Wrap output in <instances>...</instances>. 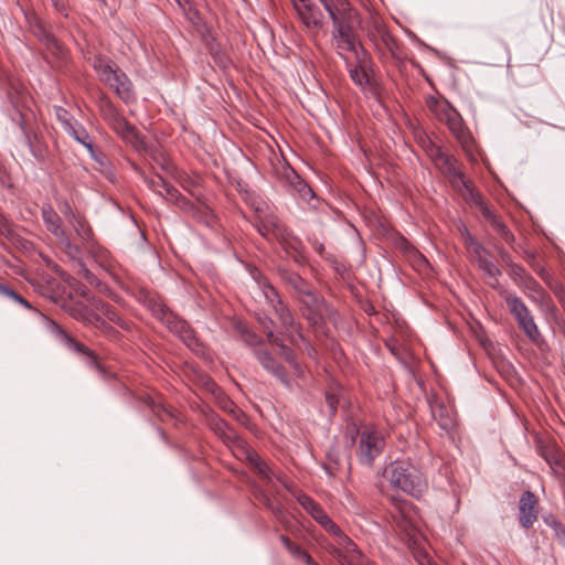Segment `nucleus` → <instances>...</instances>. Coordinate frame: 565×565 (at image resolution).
Here are the masks:
<instances>
[{"mask_svg": "<svg viewBox=\"0 0 565 565\" xmlns=\"http://www.w3.org/2000/svg\"><path fill=\"white\" fill-rule=\"evenodd\" d=\"M328 12L333 23V38L338 50L342 52H354L355 62L345 57L351 79L359 86L369 84V74L365 70L367 56L361 50L358 51V43L349 24L351 8L345 0H319Z\"/></svg>", "mask_w": 565, "mask_h": 565, "instance_id": "1", "label": "nucleus"}, {"mask_svg": "<svg viewBox=\"0 0 565 565\" xmlns=\"http://www.w3.org/2000/svg\"><path fill=\"white\" fill-rule=\"evenodd\" d=\"M384 477L392 487L413 497H420L427 489L423 473L411 462L395 460L384 469Z\"/></svg>", "mask_w": 565, "mask_h": 565, "instance_id": "2", "label": "nucleus"}, {"mask_svg": "<svg viewBox=\"0 0 565 565\" xmlns=\"http://www.w3.org/2000/svg\"><path fill=\"white\" fill-rule=\"evenodd\" d=\"M94 67L99 79L114 89L120 99L125 103L135 99L132 83L119 67L103 60L96 61Z\"/></svg>", "mask_w": 565, "mask_h": 565, "instance_id": "3", "label": "nucleus"}, {"mask_svg": "<svg viewBox=\"0 0 565 565\" xmlns=\"http://www.w3.org/2000/svg\"><path fill=\"white\" fill-rule=\"evenodd\" d=\"M433 111L437 119L445 122L463 149L470 150L472 137L465 126L460 114L446 100L436 102Z\"/></svg>", "mask_w": 565, "mask_h": 565, "instance_id": "4", "label": "nucleus"}, {"mask_svg": "<svg viewBox=\"0 0 565 565\" xmlns=\"http://www.w3.org/2000/svg\"><path fill=\"white\" fill-rule=\"evenodd\" d=\"M385 447L384 435L373 426H365L360 433L358 458L363 465H372Z\"/></svg>", "mask_w": 565, "mask_h": 565, "instance_id": "5", "label": "nucleus"}, {"mask_svg": "<svg viewBox=\"0 0 565 565\" xmlns=\"http://www.w3.org/2000/svg\"><path fill=\"white\" fill-rule=\"evenodd\" d=\"M504 300L511 315L515 318L520 329H522V331L531 341H537L541 333L530 309L524 303V301L520 297L511 294H505Z\"/></svg>", "mask_w": 565, "mask_h": 565, "instance_id": "6", "label": "nucleus"}, {"mask_svg": "<svg viewBox=\"0 0 565 565\" xmlns=\"http://www.w3.org/2000/svg\"><path fill=\"white\" fill-rule=\"evenodd\" d=\"M102 115L109 124L113 130L128 142H135L138 139L136 128L130 125L115 108L109 100H104L100 105Z\"/></svg>", "mask_w": 565, "mask_h": 565, "instance_id": "7", "label": "nucleus"}, {"mask_svg": "<svg viewBox=\"0 0 565 565\" xmlns=\"http://www.w3.org/2000/svg\"><path fill=\"white\" fill-rule=\"evenodd\" d=\"M294 9L303 24L311 33H317L323 25V13L310 0H291Z\"/></svg>", "mask_w": 565, "mask_h": 565, "instance_id": "8", "label": "nucleus"}, {"mask_svg": "<svg viewBox=\"0 0 565 565\" xmlns=\"http://www.w3.org/2000/svg\"><path fill=\"white\" fill-rule=\"evenodd\" d=\"M0 295L3 297H7L11 299L12 301L21 305L22 307L32 310L40 319L43 327L49 330L50 332L54 333L56 337H58L61 340L63 337H66V332L52 319L43 315L38 309L33 308L31 303L24 299L22 296L17 294L13 289H11L9 286L0 284Z\"/></svg>", "mask_w": 565, "mask_h": 565, "instance_id": "9", "label": "nucleus"}, {"mask_svg": "<svg viewBox=\"0 0 565 565\" xmlns=\"http://www.w3.org/2000/svg\"><path fill=\"white\" fill-rule=\"evenodd\" d=\"M367 34L376 46L383 47L384 50H387L390 53L395 54V50L397 46L396 42L387 31V28L382 20L373 18L367 29Z\"/></svg>", "mask_w": 565, "mask_h": 565, "instance_id": "10", "label": "nucleus"}, {"mask_svg": "<svg viewBox=\"0 0 565 565\" xmlns=\"http://www.w3.org/2000/svg\"><path fill=\"white\" fill-rule=\"evenodd\" d=\"M513 274L519 277L516 282L530 299L536 302L545 300L546 294L542 286L532 276L527 275L522 267L513 268Z\"/></svg>", "mask_w": 565, "mask_h": 565, "instance_id": "11", "label": "nucleus"}, {"mask_svg": "<svg viewBox=\"0 0 565 565\" xmlns=\"http://www.w3.org/2000/svg\"><path fill=\"white\" fill-rule=\"evenodd\" d=\"M537 500L531 491H525L520 498V523L529 529L537 519Z\"/></svg>", "mask_w": 565, "mask_h": 565, "instance_id": "12", "label": "nucleus"}, {"mask_svg": "<svg viewBox=\"0 0 565 565\" xmlns=\"http://www.w3.org/2000/svg\"><path fill=\"white\" fill-rule=\"evenodd\" d=\"M428 154L435 162V166L441 171V173L458 178L461 180V174L457 171L456 160L448 154L444 153L438 147H435L429 142Z\"/></svg>", "mask_w": 565, "mask_h": 565, "instance_id": "13", "label": "nucleus"}, {"mask_svg": "<svg viewBox=\"0 0 565 565\" xmlns=\"http://www.w3.org/2000/svg\"><path fill=\"white\" fill-rule=\"evenodd\" d=\"M282 179L295 190V192L305 201L313 199L312 189L296 173V171L287 166L282 169Z\"/></svg>", "mask_w": 565, "mask_h": 565, "instance_id": "14", "label": "nucleus"}, {"mask_svg": "<svg viewBox=\"0 0 565 565\" xmlns=\"http://www.w3.org/2000/svg\"><path fill=\"white\" fill-rule=\"evenodd\" d=\"M540 454L556 476L565 478V455L551 445L541 446Z\"/></svg>", "mask_w": 565, "mask_h": 565, "instance_id": "15", "label": "nucleus"}, {"mask_svg": "<svg viewBox=\"0 0 565 565\" xmlns=\"http://www.w3.org/2000/svg\"><path fill=\"white\" fill-rule=\"evenodd\" d=\"M255 354L257 360L262 364V366L274 376H276L282 384L289 387V380L284 371V369L276 363L270 353L263 349L255 350Z\"/></svg>", "mask_w": 565, "mask_h": 565, "instance_id": "16", "label": "nucleus"}, {"mask_svg": "<svg viewBox=\"0 0 565 565\" xmlns=\"http://www.w3.org/2000/svg\"><path fill=\"white\" fill-rule=\"evenodd\" d=\"M263 327H264V330L267 332V338H268V341L274 344V345H277L279 347L280 349V354L285 358V360L294 367V370L296 371V373L298 375H302V369L301 366L298 364V362L296 361L295 356H294V353L290 349H288L286 345H284L280 341V339L278 337H276L273 332V330L269 328V323L270 321H263Z\"/></svg>", "mask_w": 565, "mask_h": 565, "instance_id": "17", "label": "nucleus"}, {"mask_svg": "<svg viewBox=\"0 0 565 565\" xmlns=\"http://www.w3.org/2000/svg\"><path fill=\"white\" fill-rule=\"evenodd\" d=\"M41 214L47 231H50L55 237L63 236V233H65L66 230L63 227L62 218L50 204H44L42 206Z\"/></svg>", "mask_w": 565, "mask_h": 565, "instance_id": "18", "label": "nucleus"}, {"mask_svg": "<svg viewBox=\"0 0 565 565\" xmlns=\"http://www.w3.org/2000/svg\"><path fill=\"white\" fill-rule=\"evenodd\" d=\"M462 241L468 253L479 263L482 258L490 256L489 252L469 233L468 228L461 224L459 226Z\"/></svg>", "mask_w": 565, "mask_h": 565, "instance_id": "19", "label": "nucleus"}, {"mask_svg": "<svg viewBox=\"0 0 565 565\" xmlns=\"http://www.w3.org/2000/svg\"><path fill=\"white\" fill-rule=\"evenodd\" d=\"M68 223L72 225L74 232L81 238L84 247L93 249V232L87 221L79 215H73V218L68 220Z\"/></svg>", "mask_w": 565, "mask_h": 565, "instance_id": "20", "label": "nucleus"}, {"mask_svg": "<svg viewBox=\"0 0 565 565\" xmlns=\"http://www.w3.org/2000/svg\"><path fill=\"white\" fill-rule=\"evenodd\" d=\"M394 518L401 530L406 532V534L409 535L411 537L415 536L417 532V524L416 521L411 515V509L406 503L398 508V512L396 515H394Z\"/></svg>", "mask_w": 565, "mask_h": 565, "instance_id": "21", "label": "nucleus"}, {"mask_svg": "<svg viewBox=\"0 0 565 565\" xmlns=\"http://www.w3.org/2000/svg\"><path fill=\"white\" fill-rule=\"evenodd\" d=\"M281 323V326L290 333L291 341H295V335L302 338L298 332L297 327L294 324V317L289 309L281 302L276 308H273Z\"/></svg>", "mask_w": 565, "mask_h": 565, "instance_id": "22", "label": "nucleus"}, {"mask_svg": "<svg viewBox=\"0 0 565 565\" xmlns=\"http://www.w3.org/2000/svg\"><path fill=\"white\" fill-rule=\"evenodd\" d=\"M66 132L73 137L78 143L83 145L89 152L92 158H96L93 140L85 128L82 126L73 125L71 129H67Z\"/></svg>", "mask_w": 565, "mask_h": 565, "instance_id": "23", "label": "nucleus"}, {"mask_svg": "<svg viewBox=\"0 0 565 565\" xmlns=\"http://www.w3.org/2000/svg\"><path fill=\"white\" fill-rule=\"evenodd\" d=\"M280 541L285 548L299 561H303L308 565H316L313 558L298 544L290 541L286 535H280Z\"/></svg>", "mask_w": 565, "mask_h": 565, "instance_id": "24", "label": "nucleus"}, {"mask_svg": "<svg viewBox=\"0 0 565 565\" xmlns=\"http://www.w3.org/2000/svg\"><path fill=\"white\" fill-rule=\"evenodd\" d=\"M478 264L487 277V284L492 288H497L499 285L498 276L501 275L498 266L491 260L490 256L482 258Z\"/></svg>", "mask_w": 565, "mask_h": 565, "instance_id": "25", "label": "nucleus"}, {"mask_svg": "<svg viewBox=\"0 0 565 565\" xmlns=\"http://www.w3.org/2000/svg\"><path fill=\"white\" fill-rule=\"evenodd\" d=\"M476 202L480 205L481 212L489 221H491L493 227L501 234V236L507 241L511 242L513 239V235L510 233V231L507 228V226L500 222L493 213L489 210L488 206H486L479 199L476 200Z\"/></svg>", "mask_w": 565, "mask_h": 565, "instance_id": "26", "label": "nucleus"}, {"mask_svg": "<svg viewBox=\"0 0 565 565\" xmlns=\"http://www.w3.org/2000/svg\"><path fill=\"white\" fill-rule=\"evenodd\" d=\"M248 459L262 478H264L268 483L274 482L275 476L266 462H264L256 454H248ZM276 479L279 480L278 477H276Z\"/></svg>", "mask_w": 565, "mask_h": 565, "instance_id": "27", "label": "nucleus"}, {"mask_svg": "<svg viewBox=\"0 0 565 565\" xmlns=\"http://www.w3.org/2000/svg\"><path fill=\"white\" fill-rule=\"evenodd\" d=\"M159 318L164 322L168 328L175 333H185L186 332V323L178 318H175L171 312H168L163 308L161 309V315Z\"/></svg>", "mask_w": 565, "mask_h": 565, "instance_id": "28", "label": "nucleus"}, {"mask_svg": "<svg viewBox=\"0 0 565 565\" xmlns=\"http://www.w3.org/2000/svg\"><path fill=\"white\" fill-rule=\"evenodd\" d=\"M57 242L62 246L64 253L67 255L68 258L72 260H78L81 256L79 247L71 242V238L68 234L65 232L63 233V236L56 237Z\"/></svg>", "mask_w": 565, "mask_h": 565, "instance_id": "29", "label": "nucleus"}, {"mask_svg": "<svg viewBox=\"0 0 565 565\" xmlns=\"http://www.w3.org/2000/svg\"><path fill=\"white\" fill-rule=\"evenodd\" d=\"M332 535L335 537L337 544L339 546L340 559L342 558L343 554L354 552V550L358 547L356 544L348 535H345L340 527L339 533H333Z\"/></svg>", "mask_w": 565, "mask_h": 565, "instance_id": "30", "label": "nucleus"}, {"mask_svg": "<svg viewBox=\"0 0 565 565\" xmlns=\"http://www.w3.org/2000/svg\"><path fill=\"white\" fill-rule=\"evenodd\" d=\"M342 565H373L372 562L356 547L354 552L342 555Z\"/></svg>", "mask_w": 565, "mask_h": 565, "instance_id": "31", "label": "nucleus"}, {"mask_svg": "<svg viewBox=\"0 0 565 565\" xmlns=\"http://www.w3.org/2000/svg\"><path fill=\"white\" fill-rule=\"evenodd\" d=\"M312 518L330 534L339 533V526L327 515L322 508L315 511Z\"/></svg>", "mask_w": 565, "mask_h": 565, "instance_id": "32", "label": "nucleus"}, {"mask_svg": "<svg viewBox=\"0 0 565 565\" xmlns=\"http://www.w3.org/2000/svg\"><path fill=\"white\" fill-rule=\"evenodd\" d=\"M212 427L225 440L231 441L237 438L235 431L223 419H213Z\"/></svg>", "mask_w": 565, "mask_h": 565, "instance_id": "33", "label": "nucleus"}, {"mask_svg": "<svg viewBox=\"0 0 565 565\" xmlns=\"http://www.w3.org/2000/svg\"><path fill=\"white\" fill-rule=\"evenodd\" d=\"M284 279L296 290L299 292L306 294L310 297H312L311 292L309 291L306 281L296 273H286L284 275Z\"/></svg>", "mask_w": 565, "mask_h": 565, "instance_id": "34", "label": "nucleus"}, {"mask_svg": "<svg viewBox=\"0 0 565 565\" xmlns=\"http://www.w3.org/2000/svg\"><path fill=\"white\" fill-rule=\"evenodd\" d=\"M161 196L164 198L167 201L172 202L183 209H185L189 205V203L179 193V191L170 184H167V186L163 190V194H161Z\"/></svg>", "mask_w": 565, "mask_h": 565, "instance_id": "35", "label": "nucleus"}, {"mask_svg": "<svg viewBox=\"0 0 565 565\" xmlns=\"http://www.w3.org/2000/svg\"><path fill=\"white\" fill-rule=\"evenodd\" d=\"M63 341H65V343H67L70 345L71 349L79 352V353H83V354H86L88 355L93 362H96V356L94 354L93 351H90L88 348H86L84 344L77 342L76 340H74L71 335H68L66 333V337H63L62 338Z\"/></svg>", "mask_w": 565, "mask_h": 565, "instance_id": "36", "label": "nucleus"}, {"mask_svg": "<svg viewBox=\"0 0 565 565\" xmlns=\"http://www.w3.org/2000/svg\"><path fill=\"white\" fill-rule=\"evenodd\" d=\"M262 290H263L264 297L266 298V300L273 308H276V306L281 303L278 292L271 285L264 282L262 286Z\"/></svg>", "mask_w": 565, "mask_h": 565, "instance_id": "37", "label": "nucleus"}, {"mask_svg": "<svg viewBox=\"0 0 565 565\" xmlns=\"http://www.w3.org/2000/svg\"><path fill=\"white\" fill-rule=\"evenodd\" d=\"M54 111H55V116H56L57 120L61 122L63 129L65 131L67 129H71V127L74 124H73V118L68 114V111L66 109H64L63 107H60V106H55L54 107Z\"/></svg>", "mask_w": 565, "mask_h": 565, "instance_id": "38", "label": "nucleus"}, {"mask_svg": "<svg viewBox=\"0 0 565 565\" xmlns=\"http://www.w3.org/2000/svg\"><path fill=\"white\" fill-rule=\"evenodd\" d=\"M97 309L100 310L109 321L116 322L117 324H122L121 318L109 305L100 301L97 305Z\"/></svg>", "mask_w": 565, "mask_h": 565, "instance_id": "39", "label": "nucleus"}, {"mask_svg": "<svg viewBox=\"0 0 565 565\" xmlns=\"http://www.w3.org/2000/svg\"><path fill=\"white\" fill-rule=\"evenodd\" d=\"M145 182L148 184V186L157 192L158 194H163V190L167 186V182L159 175L151 177V178H145Z\"/></svg>", "mask_w": 565, "mask_h": 565, "instance_id": "40", "label": "nucleus"}, {"mask_svg": "<svg viewBox=\"0 0 565 565\" xmlns=\"http://www.w3.org/2000/svg\"><path fill=\"white\" fill-rule=\"evenodd\" d=\"M299 504L312 516L315 511H318L321 507L318 505L307 494H300L297 498Z\"/></svg>", "mask_w": 565, "mask_h": 565, "instance_id": "41", "label": "nucleus"}, {"mask_svg": "<svg viewBox=\"0 0 565 565\" xmlns=\"http://www.w3.org/2000/svg\"><path fill=\"white\" fill-rule=\"evenodd\" d=\"M402 248L405 250V253H407L409 256L414 257L415 262L420 265V264H426V259L425 257L418 252L408 242L404 241L402 243Z\"/></svg>", "mask_w": 565, "mask_h": 565, "instance_id": "42", "label": "nucleus"}, {"mask_svg": "<svg viewBox=\"0 0 565 565\" xmlns=\"http://www.w3.org/2000/svg\"><path fill=\"white\" fill-rule=\"evenodd\" d=\"M78 266H79V275L82 277H84L88 281V284L96 286V287L100 286V281L89 269H87L82 263H78Z\"/></svg>", "mask_w": 565, "mask_h": 565, "instance_id": "43", "label": "nucleus"}, {"mask_svg": "<svg viewBox=\"0 0 565 565\" xmlns=\"http://www.w3.org/2000/svg\"><path fill=\"white\" fill-rule=\"evenodd\" d=\"M269 227H273V230H278V222L276 220H268L267 222L263 223L262 226L257 227V231L260 235L264 237H267L269 235Z\"/></svg>", "mask_w": 565, "mask_h": 565, "instance_id": "44", "label": "nucleus"}, {"mask_svg": "<svg viewBox=\"0 0 565 565\" xmlns=\"http://www.w3.org/2000/svg\"><path fill=\"white\" fill-rule=\"evenodd\" d=\"M327 458H328V463L324 466V469L329 476H333L335 466L338 465V460L331 451L328 454Z\"/></svg>", "mask_w": 565, "mask_h": 565, "instance_id": "45", "label": "nucleus"}, {"mask_svg": "<svg viewBox=\"0 0 565 565\" xmlns=\"http://www.w3.org/2000/svg\"><path fill=\"white\" fill-rule=\"evenodd\" d=\"M58 209L61 213L67 218V221L73 218V215H76L66 200L60 202Z\"/></svg>", "mask_w": 565, "mask_h": 565, "instance_id": "46", "label": "nucleus"}, {"mask_svg": "<svg viewBox=\"0 0 565 565\" xmlns=\"http://www.w3.org/2000/svg\"><path fill=\"white\" fill-rule=\"evenodd\" d=\"M11 228L8 220L0 213V236H9Z\"/></svg>", "mask_w": 565, "mask_h": 565, "instance_id": "47", "label": "nucleus"}, {"mask_svg": "<svg viewBox=\"0 0 565 565\" xmlns=\"http://www.w3.org/2000/svg\"><path fill=\"white\" fill-rule=\"evenodd\" d=\"M326 399H327V403H328V405L330 407L331 413L334 414L335 409H337V405H338L337 397L334 395H332V394H327Z\"/></svg>", "mask_w": 565, "mask_h": 565, "instance_id": "48", "label": "nucleus"}, {"mask_svg": "<svg viewBox=\"0 0 565 565\" xmlns=\"http://www.w3.org/2000/svg\"><path fill=\"white\" fill-rule=\"evenodd\" d=\"M417 559L419 565H433L425 553H418Z\"/></svg>", "mask_w": 565, "mask_h": 565, "instance_id": "49", "label": "nucleus"}, {"mask_svg": "<svg viewBox=\"0 0 565 565\" xmlns=\"http://www.w3.org/2000/svg\"><path fill=\"white\" fill-rule=\"evenodd\" d=\"M52 1V4L54 6V8L62 12L64 10V2L63 0H51Z\"/></svg>", "mask_w": 565, "mask_h": 565, "instance_id": "50", "label": "nucleus"}, {"mask_svg": "<svg viewBox=\"0 0 565 565\" xmlns=\"http://www.w3.org/2000/svg\"><path fill=\"white\" fill-rule=\"evenodd\" d=\"M439 425L445 429H449L452 426V420L450 418H446L444 422H440Z\"/></svg>", "mask_w": 565, "mask_h": 565, "instance_id": "51", "label": "nucleus"}, {"mask_svg": "<svg viewBox=\"0 0 565 565\" xmlns=\"http://www.w3.org/2000/svg\"><path fill=\"white\" fill-rule=\"evenodd\" d=\"M313 247H315V249H316L320 255L323 253L324 247H323V245H322V244H320L319 242L315 241V242H313Z\"/></svg>", "mask_w": 565, "mask_h": 565, "instance_id": "52", "label": "nucleus"}, {"mask_svg": "<svg viewBox=\"0 0 565 565\" xmlns=\"http://www.w3.org/2000/svg\"><path fill=\"white\" fill-rule=\"evenodd\" d=\"M85 321H86L87 323H96V324H97V322L99 321V319H98V318H87Z\"/></svg>", "mask_w": 565, "mask_h": 565, "instance_id": "53", "label": "nucleus"}, {"mask_svg": "<svg viewBox=\"0 0 565 565\" xmlns=\"http://www.w3.org/2000/svg\"><path fill=\"white\" fill-rule=\"evenodd\" d=\"M256 339L255 335H250L249 338L246 339V341L249 343V344H254V340Z\"/></svg>", "mask_w": 565, "mask_h": 565, "instance_id": "54", "label": "nucleus"}, {"mask_svg": "<svg viewBox=\"0 0 565 565\" xmlns=\"http://www.w3.org/2000/svg\"><path fill=\"white\" fill-rule=\"evenodd\" d=\"M561 533H562V534H564V536H565V530H562V532H561Z\"/></svg>", "mask_w": 565, "mask_h": 565, "instance_id": "55", "label": "nucleus"}]
</instances>
